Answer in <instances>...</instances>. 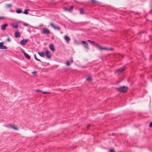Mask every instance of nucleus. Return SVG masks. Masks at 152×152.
Here are the masks:
<instances>
[{
  "mask_svg": "<svg viewBox=\"0 0 152 152\" xmlns=\"http://www.w3.org/2000/svg\"><path fill=\"white\" fill-rule=\"evenodd\" d=\"M120 92H126L127 91V87L125 86H122L116 88Z\"/></svg>",
  "mask_w": 152,
  "mask_h": 152,
  "instance_id": "obj_1",
  "label": "nucleus"
},
{
  "mask_svg": "<svg viewBox=\"0 0 152 152\" xmlns=\"http://www.w3.org/2000/svg\"><path fill=\"white\" fill-rule=\"evenodd\" d=\"M41 33L45 34L48 35L50 34V30L48 28H44L42 29Z\"/></svg>",
  "mask_w": 152,
  "mask_h": 152,
  "instance_id": "obj_2",
  "label": "nucleus"
},
{
  "mask_svg": "<svg viewBox=\"0 0 152 152\" xmlns=\"http://www.w3.org/2000/svg\"><path fill=\"white\" fill-rule=\"evenodd\" d=\"M81 44L83 45L84 47L86 49L88 50L89 48L88 47V44L85 41L83 40L81 42Z\"/></svg>",
  "mask_w": 152,
  "mask_h": 152,
  "instance_id": "obj_3",
  "label": "nucleus"
},
{
  "mask_svg": "<svg viewBox=\"0 0 152 152\" xmlns=\"http://www.w3.org/2000/svg\"><path fill=\"white\" fill-rule=\"evenodd\" d=\"M50 26L52 27L55 30L58 31H60V27L58 26H55L52 23H50Z\"/></svg>",
  "mask_w": 152,
  "mask_h": 152,
  "instance_id": "obj_4",
  "label": "nucleus"
},
{
  "mask_svg": "<svg viewBox=\"0 0 152 152\" xmlns=\"http://www.w3.org/2000/svg\"><path fill=\"white\" fill-rule=\"evenodd\" d=\"M46 54L47 58L48 59H50L51 57V55L50 52L48 50L46 51Z\"/></svg>",
  "mask_w": 152,
  "mask_h": 152,
  "instance_id": "obj_5",
  "label": "nucleus"
},
{
  "mask_svg": "<svg viewBox=\"0 0 152 152\" xmlns=\"http://www.w3.org/2000/svg\"><path fill=\"white\" fill-rule=\"evenodd\" d=\"M92 44L96 46L99 48V49L100 50H102V47L98 44L96 42L94 41V43H93Z\"/></svg>",
  "mask_w": 152,
  "mask_h": 152,
  "instance_id": "obj_6",
  "label": "nucleus"
},
{
  "mask_svg": "<svg viewBox=\"0 0 152 152\" xmlns=\"http://www.w3.org/2000/svg\"><path fill=\"white\" fill-rule=\"evenodd\" d=\"M49 48L50 50L52 51H54L55 50V48L53 45V44H50L49 45Z\"/></svg>",
  "mask_w": 152,
  "mask_h": 152,
  "instance_id": "obj_7",
  "label": "nucleus"
},
{
  "mask_svg": "<svg viewBox=\"0 0 152 152\" xmlns=\"http://www.w3.org/2000/svg\"><path fill=\"white\" fill-rule=\"evenodd\" d=\"M125 69L124 68H121L116 70V72L119 74L123 72Z\"/></svg>",
  "mask_w": 152,
  "mask_h": 152,
  "instance_id": "obj_8",
  "label": "nucleus"
},
{
  "mask_svg": "<svg viewBox=\"0 0 152 152\" xmlns=\"http://www.w3.org/2000/svg\"><path fill=\"white\" fill-rule=\"evenodd\" d=\"M7 25L8 24L6 23L3 24L1 26V29L2 30H5Z\"/></svg>",
  "mask_w": 152,
  "mask_h": 152,
  "instance_id": "obj_9",
  "label": "nucleus"
},
{
  "mask_svg": "<svg viewBox=\"0 0 152 152\" xmlns=\"http://www.w3.org/2000/svg\"><path fill=\"white\" fill-rule=\"evenodd\" d=\"M20 36V33L18 31H16L15 33V38L19 37Z\"/></svg>",
  "mask_w": 152,
  "mask_h": 152,
  "instance_id": "obj_10",
  "label": "nucleus"
},
{
  "mask_svg": "<svg viewBox=\"0 0 152 152\" xmlns=\"http://www.w3.org/2000/svg\"><path fill=\"white\" fill-rule=\"evenodd\" d=\"M64 39L66 41V42L68 43H69V42L70 40L69 37L66 35L65 36Z\"/></svg>",
  "mask_w": 152,
  "mask_h": 152,
  "instance_id": "obj_11",
  "label": "nucleus"
},
{
  "mask_svg": "<svg viewBox=\"0 0 152 152\" xmlns=\"http://www.w3.org/2000/svg\"><path fill=\"white\" fill-rule=\"evenodd\" d=\"M113 48H106L105 47H102V50H113Z\"/></svg>",
  "mask_w": 152,
  "mask_h": 152,
  "instance_id": "obj_12",
  "label": "nucleus"
},
{
  "mask_svg": "<svg viewBox=\"0 0 152 152\" xmlns=\"http://www.w3.org/2000/svg\"><path fill=\"white\" fill-rule=\"evenodd\" d=\"M73 8H74L73 6H71L70 8V9H67L66 8H64V9L65 11L70 12L71 10H72L73 9Z\"/></svg>",
  "mask_w": 152,
  "mask_h": 152,
  "instance_id": "obj_13",
  "label": "nucleus"
},
{
  "mask_svg": "<svg viewBox=\"0 0 152 152\" xmlns=\"http://www.w3.org/2000/svg\"><path fill=\"white\" fill-rule=\"evenodd\" d=\"M25 57L28 59H29L30 58V56L29 55L26 53L24 55Z\"/></svg>",
  "mask_w": 152,
  "mask_h": 152,
  "instance_id": "obj_14",
  "label": "nucleus"
},
{
  "mask_svg": "<svg viewBox=\"0 0 152 152\" xmlns=\"http://www.w3.org/2000/svg\"><path fill=\"white\" fill-rule=\"evenodd\" d=\"M38 54L41 57H44V53L43 52H38Z\"/></svg>",
  "mask_w": 152,
  "mask_h": 152,
  "instance_id": "obj_15",
  "label": "nucleus"
},
{
  "mask_svg": "<svg viewBox=\"0 0 152 152\" xmlns=\"http://www.w3.org/2000/svg\"><path fill=\"white\" fill-rule=\"evenodd\" d=\"M20 43L21 45H24L26 44L25 42L24 41V39L22 40L21 41H20Z\"/></svg>",
  "mask_w": 152,
  "mask_h": 152,
  "instance_id": "obj_16",
  "label": "nucleus"
},
{
  "mask_svg": "<svg viewBox=\"0 0 152 152\" xmlns=\"http://www.w3.org/2000/svg\"><path fill=\"white\" fill-rule=\"evenodd\" d=\"M80 13L81 14H83L84 13V10L83 8H80Z\"/></svg>",
  "mask_w": 152,
  "mask_h": 152,
  "instance_id": "obj_17",
  "label": "nucleus"
},
{
  "mask_svg": "<svg viewBox=\"0 0 152 152\" xmlns=\"http://www.w3.org/2000/svg\"><path fill=\"white\" fill-rule=\"evenodd\" d=\"M11 128H12L15 130H18V128L17 127L15 126L14 125H12Z\"/></svg>",
  "mask_w": 152,
  "mask_h": 152,
  "instance_id": "obj_18",
  "label": "nucleus"
},
{
  "mask_svg": "<svg viewBox=\"0 0 152 152\" xmlns=\"http://www.w3.org/2000/svg\"><path fill=\"white\" fill-rule=\"evenodd\" d=\"M22 12V10L20 9H17L16 11V12L17 13L20 14Z\"/></svg>",
  "mask_w": 152,
  "mask_h": 152,
  "instance_id": "obj_19",
  "label": "nucleus"
},
{
  "mask_svg": "<svg viewBox=\"0 0 152 152\" xmlns=\"http://www.w3.org/2000/svg\"><path fill=\"white\" fill-rule=\"evenodd\" d=\"M12 26L13 27L17 28L18 27V24H15L12 25Z\"/></svg>",
  "mask_w": 152,
  "mask_h": 152,
  "instance_id": "obj_20",
  "label": "nucleus"
},
{
  "mask_svg": "<svg viewBox=\"0 0 152 152\" xmlns=\"http://www.w3.org/2000/svg\"><path fill=\"white\" fill-rule=\"evenodd\" d=\"M28 11H29V10L28 9L27 10H25L24 12V13L25 14L27 15L28 14V12H27Z\"/></svg>",
  "mask_w": 152,
  "mask_h": 152,
  "instance_id": "obj_21",
  "label": "nucleus"
},
{
  "mask_svg": "<svg viewBox=\"0 0 152 152\" xmlns=\"http://www.w3.org/2000/svg\"><path fill=\"white\" fill-rule=\"evenodd\" d=\"M92 80V78L91 77H88L86 79V80L87 81H90Z\"/></svg>",
  "mask_w": 152,
  "mask_h": 152,
  "instance_id": "obj_22",
  "label": "nucleus"
},
{
  "mask_svg": "<svg viewBox=\"0 0 152 152\" xmlns=\"http://www.w3.org/2000/svg\"><path fill=\"white\" fill-rule=\"evenodd\" d=\"M12 4H7L6 5V7H10L12 6Z\"/></svg>",
  "mask_w": 152,
  "mask_h": 152,
  "instance_id": "obj_23",
  "label": "nucleus"
},
{
  "mask_svg": "<svg viewBox=\"0 0 152 152\" xmlns=\"http://www.w3.org/2000/svg\"><path fill=\"white\" fill-rule=\"evenodd\" d=\"M34 56V58L37 61H41L40 60L38 59L37 58L36 56V54H35Z\"/></svg>",
  "mask_w": 152,
  "mask_h": 152,
  "instance_id": "obj_24",
  "label": "nucleus"
},
{
  "mask_svg": "<svg viewBox=\"0 0 152 152\" xmlns=\"http://www.w3.org/2000/svg\"><path fill=\"white\" fill-rule=\"evenodd\" d=\"M7 48V47L6 46L3 45V46L1 48V49H5Z\"/></svg>",
  "mask_w": 152,
  "mask_h": 152,
  "instance_id": "obj_25",
  "label": "nucleus"
},
{
  "mask_svg": "<svg viewBox=\"0 0 152 152\" xmlns=\"http://www.w3.org/2000/svg\"><path fill=\"white\" fill-rule=\"evenodd\" d=\"M11 126L12 125H10V124H8V125H6L5 126V127H7V128H11Z\"/></svg>",
  "mask_w": 152,
  "mask_h": 152,
  "instance_id": "obj_26",
  "label": "nucleus"
},
{
  "mask_svg": "<svg viewBox=\"0 0 152 152\" xmlns=\"http://www.w3.org/2000/svg\"><path fill=\"white\" fill-rule=\"evenodd\" d=\"M3 42H0V49H1V48L3 46Z\"/></svg>",
  "mask_w": 152,
  "mask_h": 152,
  "instance_id": "obj_27",
  "label": "nucleus"
},
{
  "mask_svg": "<svg viewBox=\"0 0 152 152\" xmlns=\"http://www.w3.org/2000/svg\"><path fill=\"white\" fill-rule=\"evenodd\" d=\"M23 25L25 26H27L28 25V24L27 23H23Z\"/></svg>",
  "mask_w": 152,
  "mask_h": 152,
  "instance_id": "obj_28",
  "label": "nucleus"
},
{
  "mask_svg": "<svg viewBox=\"0 0 152 152\" xmlns=\"http://www.w3.org/2000/svg\"><path fill=\"white\" fill-rule=\"evenodd\" d=\"M66 64H67V65H68V66L70 65V64L69 61H67L66 62Z\"/></svg>",
  "mask_w": 152,
  "mask_h": 152,
  "instance_id": "obj_29",
  "label": "nucleus"
},
{
  "mask_svg": "<svg viewBox=\"0 0 152 152\" xmlns=\"http://www.w3.org/2000/svg\"><path fill=\"white\" fill-rule=\"evenodd\" d=\"M109 152H115L114 150V149H111L109 151Z\"/></svg>",
  "mask_w": 152,
  "mask_h": 152,
  "instance_id": "obj_30",
  "label": "nucleus"
},
{
  "mask_svg": "<svg viewBox=\"0 0 152 152\" xmlns=\"http://www.w3.org/2000/svg\"><path fill=\"white\" fill-rule=\"evenodd\" d=\"M70 62L71 63H72L73 62V58L72 57L70 60Z\"/></svg>",
  "mask_w": 152,
  "mask_h": 152,
  "instance_id": "obj_31",
  "label": "nucleus"
},
{
  "mask_svg": "<svg viewBox=\"0 0 152 152\" xmlns=\"http://www.w3.org/2000/svg\"><path fill=\"white\" fill-rule=\"evenodd\" d=\"M42 93L43 94H50V93L46 92H45V91H43V92H42Z\"/></svg>",
  "mask_w": 152,
  "mask_h": 152,
  "instance_id": "obj_32",
  "label": "nucleus"
},
{
  "mask_svg": "<svg viewBox=\"0 0 152 152\" xmlns=\"http://www.w3.org/2000/svg\"><path fill=\"white\" fill-rule=\"evenodd\" d=\"M22 52L24 55L26 53L23 50H21Z\"/></svg>",
  "mask_w": 152,
  "mask_h": 152,
  "instance_id": "obj_33",
  "label": "nucleus"
},
{
  "mask_svg": "<svg viewBox=\"0 0 152 152\" xmlns=\"http://www.w3.org/2000/svg\"><path fill=\"white\" fill-rule=\"evenodd\" d=\"M149 126L150 127H152V122L150 123Z\"/></svg>",
  "mask_w": 152,
  "mask_h": 152,
  "instance_id": "obj_34",
  "label": "nucleus"
},
{
  "mask_svg": "<svg viewBox=\"0 0 152 152\" xmlns=\"http://www.w3.org/2000/svg\"><path fill=\"white\" fill-rule=\"evenodd\" d=\"M24 41L25 42L26 44V43L28 42V41L27 40V39H24Z\"/></svg>",
  "mask_w": 152,
  "mask_h": 152,
  "instance_id": "obj_35",
  "label": "nucleus"
},
{
  "mask_svg": "<svg viewBox=\"0 0 152 152\" xmlns=\"http://www.w3.org/2000/svg\"><path fill=\"white\" fill-rule=\"evenodd\" d=\"M90 125L89 124H88V125L87 126V129H88L90 127Z\"/></svg>",
  "mask_w": 152,
  "mask_h": 152,
  "instance_id": "obj_36",
  "label": "nucleus"
},
{
  "mask_svg": "<svg viewBox=\"0 0 152 152\" xmlns=\"http://www.w3.org/2000/svg\"><path fill=\"white\" fill-rule=\"evenodd\" d=\"M7 41H8L9 42H10V38L9 37L7 39Z\"/></svg>",
  "mask_w": 152,
  "mask_h": 152,
  "instance_id": "obj_37",
  "label": "nucleus"
},
{
  "mask_svg": "<svg viewBox=\"0 0 152 152\" xmlns=\"http://www.w3.org/2000/svg\"><path fill=\"white\" fill-rule=\"evenodd\" d=\"M37 73V72L35 71L34 72H33L32 73L33 74H34Z\"/></svg>",
  "mask_w": 152,
  "mask_h": 152,
  "instance_id": "obj_38",
  "label": "nucleus"
},
{
  "mask_svg": "<svg viewBox=\"0 0 152 152\" xmlns=\"http://www.w3.org/2000/svg\"><path fill=\"white\" fill-rule=\"evenodd\" d=\"M4 17L3 16H0V19H2V18H4Z\"/></svg>",
  "mask_w": 152,
  "mask_h": 152,
  "instance_id": "obj_39",
  "label": "nucleus"
},
{
  "mask_svg": "<svg viewBox=\"0 0 152 152\" xmlns=\"http://www.w3.org/2000/svg\"><path fill=\"white\" fill-rule=\"evenodd\" d=\"M90 42L92 44L93 43H94V41L91 40Z\"/></svg>",
  "mask_w": 152,
  "mask_h": 152,
  "instance_id": "obj_40",
  "label": "nucleus"
},
{
  "mask_svg": "<svg viewBox=\"0 0 152 152\" xmlns=\"http://www.w3.org/2000/svg\"><path fill=\"white\" fill-rule=\"evenodd\" d=\"M91 1H92L97 2V1H95V0H91Z\"/></svg>",
  "mask_w": 152,
  "mask_h": 152,
  "instance_id": "obj_41",
  "label": "nucleus"
},
{
  "mask_svg": "<svg viewBox=\"0 0 152 152\" xmlns=\"http://www.w3.org/2000/svg\"><path fill=\"white\" fill-rule=\"evenodd\" d=\"M36 91H37V92H39V91H40V92H42V91H39V90H37Z\"/></svg>",
  "mask_w": 152,
  "mask_h": 152,
  "instance_id": "obj_42",
  "label": "nucleus"
},
{
  "mask_svg": "<svg viewBox=\"0 0 152 152\" xmlns=\"http://www.w3.org/2000/svg\"><path fill=\"white\" fill-rule=\"evenodd\" d=\"M91 40H89V39H88V42H91Z\"/></svg>",
  "mask_w": 152,
  "mask_h": 152,
  "instance_id": "obj_43",
  "label": "nucleus"
},
{
  "mask_svg": "<svg viewBox=\"0 0 152 152\" xmlns=\"http://www.w3.org/2000/svg\"><path fill=\"white\" fill-rule=\"evenodd\" d=\"M40 26H43V25H41Z\"/></svg>",
  "mask_w": 152,
  "mask_h": 152,
  "instance_id": "obj_44",
  "label": "nucleus"
}]
</instances>
